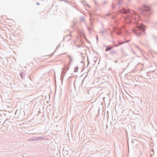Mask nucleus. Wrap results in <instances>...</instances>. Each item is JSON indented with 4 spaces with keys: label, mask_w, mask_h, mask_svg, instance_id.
<instances>
[{
    "label": "nucleus",
    "mask_w": 157,
    "mask_h": 157,
    "mask_svg": "<svg viewBox=\"0 0 157 157\" xmlns=\"http://www.w3.org/2000/svg\"><path fill=\"white\" fill-rule=\"evenodd\" d=\"M121 12L126 15V17L130 20H142V19H149L152 14L151 7L144 4L138 9L137 12L133 10H130L128 8H123Z\"/></svg>",
    "instance_id": "f257e3e1"
},
{
    "label": "nucleus",
    "mask_w": 157,
    "mask_h": 157,
    "mask_svg": "<svg viewBox=\"0 0 157 157\" xmlns=\"http://www.w3.org/2000/svg\"><path fill=\"white\" fill-rule=\"evenodd\" d=\"M138 20H129L130 22L131 21H134V23L136 26V28L132 29L133 33L136 35H140L142 33L145 32V27L143 24L139 23Z\"/></svg>",
    "instance_id": "f03ea898"
},
{
    "label": "nucleus",
    "mask_w": 157,
    "mask_h": 157,
    "mask_svg": "<svg viewBox=\"0 0 157 157\" xmlns=\"http://www.w3.org/2000/svg\"><path fill=\"white\" fill-rule=\"evenodd\" d=\"M44 139V138L41 136L40 137H33L30 138L28 140V141H38L40 140H43Z\"/></svg>",
    "instance_id": "7ed1b4c3"
},
{
    "label": "nucleus",
    "mask_w": 157,
    "mask_h": 157,
    "mask_svg": "<svg viewBox=\"0 0 157 157\" xmlns=\"http://www.w3.org/2000/svg\"><path fill=\"white\" fill-rule=\"evenodd\" d=\"M110 54L112 56L114 57L117 56L118 54L117 51L115 50H112L110 51Z\"/></svg>",
    "instance_id": "20e7f679"
},
{
    "label": "nucleus",
    "mask_w": 157,
    "mask_h": 157,
    "mask_svg": "<svg viewBox=\"0 0 157 157\" xmlns=\"http://www.w3.org/2000/svg\"><path fill=\"white\" fill-rule=\"evenodd\" d=\"M65 70V67H64V68H63L62 71L61 72V78L60 79L62 81V82H63V77L64 76L65 74L66 73V72H64V71Z\"/></svg>",
    "instance_id": "39448f33"
},
{
    "label": "nucleus",
    "mask_w": 157,
    "mask_h": 157,
    "mask_svg": "<svg viewBox=\"0 0 157 157\" xmlns=\"http://www.w3.org/2000/svg\"><path fill=\"white\" fill-rule=\"evenodd\" d=\"M20 76L22 79H25L26 77H28V76H26V73L25 71L20 72Z\"/></svg>",
    "instance_id": "423d86ee"
},
{
    "label": "nucleus",
    "mask_w": 157,
    "mask_h": 157,
    "mask_svg": "<svg viewBox=\"0 0 157 157\" xmlns=\"http://www.w3.org/2000/svg\"><path fill=\"white\" fill-rule=\"evenodd\" d=\"M2 127L1 128V129L2 130H8V128H9L7 126V125L4 124V123L2 124Z\"/></svg>",
    "instance_id": "0eeeda50"
},
{
    "label": "nucleus",
    "mask_w": 157,
    "mask_h": 157,
    "mask_svg": "<svg viewBox=\"0 0 157 157\" xmlns=\"http://www.w3.org/2000/svg\"><path fill=\"white\" fill-rule=\"evenodd\" d=\"M92 21V20H90V23L91 28H90V27H87L88 30H89V31H90L92 29H93L94 24L93 22Z\"/></svg>",
    "instance_id": "6e6552de"
},
{
    "label": "nucleus",
    "mask_w": 157,
    "mask_h": 157,
    "mask_svg": "<svg viewBox=\"0 0 157 157\" xmlns=\"http://www.w3.org/2000/svg\"><path fill=\"white\" fill-rule=\"evenodd\" d=\"M105 47L106 48L105 50L106 52H108L109 51L111 50L114 47L113 46H105Z\"/></svg>",
    "instance_id": "1a4fd4ad"
},
{
    "label": "nucleus",
    "mask_w": 157,
    "mask_h": 157,
    "mask_svg": "<svg viewBox=\"0 0 157 157\" xmlns=\"http://www.w3.org/2000/svg\"><path fill=\"white\" fill-rule=\"evenodd\" d=\"M19 85L21 88H24L25 90H26V88H25L26 85L25 84H24L23 83H21L19 84Z\"/></svg>",
    "instance_id": "9d476101"
},
{
    "label": "nucleus",
    "mask_w": 157,
    "mask_h": 157,
    "mask_svg": "<svg viewBox=\"0 0 157 157\" xmlns=\"http://www.w3.org/2000/svg\"><path fill=\"white\" fill-rule=\"evenodd\" d=\"M82 3L84 6H88L90 7V6L88 4H87L86 2L85 1V0H82Z\"/></svg>",
    "instance_id": "9b49d317"
},
{
    "label": "nucleus",
    "mask_w": 157,
    "mask_h": 157,
    "mask_svg": "<svg viewBox=\"0 0 157 157\" xmlns=\"http://www.w3.org/2000/svg\"><path fill=\"white\" fill-rule=\"evenodd\" d=\"M10 118H11V116H10L9 117H8V118H7L6 120H7V121H12L13 119H10Z\"/></svg>",
    "instance_id": "f8f14e48"
},
{
    "label": "nucleus",
    "mask_w": 157,
    "mask_h": 157,
    "mask_svg": "<svg viewBox=\"0 0 157 157\" xmlns=\"http://www.w3.org/2000/svg\"><path fill=\"white\" fill-rule=\"evenodd\" d=\"M12 124V121H10V122H9V123H8V124H7V125L8 126V127H9L11 126Z\"/></svg>",
    "instance_id": "ddd939ff"
},
{
    "label": "nucleus",
    "mask_w": 157,
    "mask_h": 157,
    "mask_svg": "<svg viewBox=\"0 0 157 157\" xmlns=\"http://www.w3.org/2000/svg\"><path fill=\"white\" fill-rule=\"evenodd\" d=\"M78 67L77 66H76L75 67V68L74 72H76L78 71Z\"/></svg>",
    "instance_id": "4468645a"
},
{
    "label": "nucleus",
    "mask_w": 157,
    "mask_h": 157,
    "mask_svg": "<svg viewBox=\"0 0 157 157\" xmlns=\"http://www.w3.org/2000/svg\"><path fill=\"white\" fill-rule=\"evenodd\" d=\"M133 45L134 46H135L136 48H137L139 51H141V50L140 49V48L138 46H137V45L135 44H133Z\"/></svg>",
    "instance_id": "2eb2a0df"
},
{
    "label": "nucleus",
    "mask_w": 157,
    "mask_h": 157,
    "mask_svg": "<svg viewBox=\"0 0 157 157\" xmlns=\"http://www.w3.org/2000/svg\"><path fill=\"white\" fill-rule=\"evenodd\" d=\"M122 1L121 0H119L117 2V4L119 5H121L122 4Z\"/></svg>",
    "instance_id": "dca6fc26"
},
{
    "label": "nucleus",
    "mask_w": 157,
    "mask_h": 157,
    "mask_svg": "<svg viewBox=\"0 0 157 157\" xmlns=\"http://www.w3.org/2000/svg\"><path fill=\"white\" fill-rule=\"evenodd\" d=\"M10 122V121H7L6 120H5V121H4V124H8V123H9V122Z\"/></svg>",
    "instance_id": "f3484780"
},
{
    "label": "nucleus",
    "mask_w": 157,
    "mask_h": 157,
    "mask_svg": "<svg viewBox=\"0 0 157 157\" xmlns=\"http://www.w3.org/2000/svg\"><path fill=\"white\" fill-rule=\"evenodd\" d=\"M124 44V43H120L119 42L118 44V45H115V47H117V46H118L120 45L121 44Z\"/></svg>",
    "instance_id": "a211bd4d"
},
{
    "label": "nucleus",
    "mask_w": 157,
    "mask_h": 157,
    "mask_svg": "<svg viewBox=\"0 0 157 157\" xmlns=\"http://www.w3.org/2000/svg\"><path fill=\"white\" fill-rule=\"evenodd\" d=\"M153 26L155 28H157V23H155Z\"/></svg>",
    "instance_id": "6ab92c4d"
},
{
    "label": "nucleus",
    "mask_w": 157,
    "mask_h": 157,
    "mask_svg": "<svg viewBox=\"0 0 157 157\" xmlns=\"http://www.w3.org/2000/svg\"><path fill=\"white\" fill-rule=\"evenodd\" d=\"M111 6L112 7L113 9H114L115 8V6L113 4Z\"/></svg>",
    "instance_id": "aec40b11"
},
{
    "label": "nucleus",
    "mask_w": 157,
    "mask_h": 157,
    "mask_svg": "<svg viewBox=\"0 0 157 157\" xmlns=\"http://www.w3.org/2000/svg\"><path fill=\"white\" fill-rule=\"evenodd\" d=\"M71 35V34H70L69 35H67L66 37H68V39H70V36Z\"/></svg>",
    "instance_id": "412c9836"
},
{
    "label": "nucleus",
    "mask_w": 157,
    "mask_h": 157,
    "mask_svg": "<svg viewBox=\"0 0 157 157\" xmlns=\"http://www.w3.org/2000/svg\"><path fill=\"white\" fill-rule=\"evenodd\" d=\"M72 60L71 59V58L70 59V62L69 63V64H70L71 63V62H72Z\"/></svg>",
    "instance_id": "4be33fe9"
},
{
    "label": "nucleus",
    "mask_w": 157,
    "mask_h": 157,
    "mask_svg": "<svg viewBox=\"0 0 157 157\" xmlns=\"http://www.w3.org/2000/svg\"><path fill=\"white\" fill-rule=\"evenodd\" d=\"M87 62H88V63H87V66H88L89 64H90V62L88 58H87Z\"/></svg>",
    "instance_id": "5701e85b"
},
{
    "label": "nucleus",
    "mask_w": 157,
    "mask_h": 157,
    "mask_svg": "<svg viewBox=\"0 0 157 157\" xmlns=\"http://www.w3.org/2000/svg\"><path fill=\"white\" fill-rule=\"evenodd\" d=\"M131 51L134 54H136V53L135 52L133 51V50L132 49H131Z\"/></svg>",
    "instance_id": "b1692460"
},
{
    "label": "nucleus",
    "mask_w": 157,
    "mask_h": 157,
    "mask_svg": "<svg viewBox=\"0 0 157 157\" xmlns=\"http://www.w3.org/2000/svg\"><path fill=\"white\" fill-rule=\"evenodd\" d=\"M153 38H154V39H155V40H157V38L155 36H153Z\"/></svg>",
    "instance_id": "393cba45"
},
{
    "label": "nucleus",
    "mask_w": 157,
    "mask_h": 157,
    "mask_svg": "<svg viewBox=\"0 0 157 157\" xmlns=\"http://www.w3.org/2000/svg\"><path fill=\"white\" fill-rule=\"evenodd\" d=\"M76 21H74L73 22V24L75 26V24L76 23Z\"/></svg>",
    "instance_id": "a878e982"
},
{
    "label": "nucleus",
    "mask_w": 157,
    "mask_h": 157,
    "mask_svg": "<svg viewBox=\"0 0 157 157\" xmlns=\"http://www.w3.org/2000/svg\"><path fill=\"white\" fill-rule=\"evenodd\" d=\"M111 15L110 13H108L106 14V16H109Z\"/></svg>",
    "instance_id": "bb28decb"
},
{
    "label": "nucleus",
    "mask_w": 157,
    "mask_h": 157,
    "mask_svg": "<svg viewBox=\"0 0 157 157\" xmlns=\"http://www.w3.org/2000/svg\"><path fill=\"white\" fill-rule=\"evenodd\" d=\"M87 74H86V76H85V77H84V78L82 80V82H83V81H84V79H85V78H86V77L87 76Z\"/></svg>",
    "instance_id": "cd10ccee"
},
{
    "label": "nucleus",
    "mask_w": 157,
    "mask_h": 157,
    "mask_svg": "<svg viewBox=\"0 0 157 157\" xmlns=\"http://www.w3.org/2000/svg\"><path fill=\"white\" fill-rule=\"evenodd\" d=\"M96 39L97 41L98 40V35H96Z\"/></svg>",
    "instance_id": "c85d7f7f"
},
{
    "label": "nucleus",
    "mask_w": 157,
    "mask_h": 157,
    "mask_svg": "<svg viewBox=\"0 0 157 157\" xmlns=\"http://www.w3.org/2000/svg\"><path fill=\"white\" fill-rule=\"evenodd\" d=\"M100 33H101L102 34H104V31L103 30H102L101 32H100Z\"/></svg>",
    "instance_id": "c756f323"
},
{
    "label": "nucleus",
    "mask_w": 157,
    "mask_h": 157,
    "mask_svg": "<svg viewBox=\"0 0 157 157\" xmlns=\"http://www.w3.org/2000/svg\"><path fill=\"white\" fill-rule=\"evenodd\" d=\"M94 3H95V5L96 6L97 5V2L96 1H94Z\"/></svg>",
    "instance_id": "7c9ffc66"
},
{
    "label": "nucleus",
    "mask_w": 157,
    "mask_h": 157,
    "mask_svg": "<svg viewBox=\"0 0 157 157\" xmlns=\"http://www.w3.org/2000/svg\"><path fill=\"white\" fill-rule=\"evenodd\" d=\"M68 56V57L69 59H70V58H71V56L70 55H68V56Z\"/></svg>",
    "instance_id": "2f4dec72"
},
{
    "label": "nucleus",
    "mask_w": 157,
    "mask_h": 157,
    "mask_svg": "<svg viewBox=\"0 0 157 157\" xmlns=\"http://www.w3.org/2000/svg\"><path fill=\"white\" fill-rule=\"evenodd\" d=\"M114 62H115V63H117V60H116Z\"/></svg>",
    "instance_id": "473e14b6"
},
{
    "label": "nucleus",
    "mask_w": 157,
    "mask_h": 157,
    "mask_svg": "<svg viewBox=\"0 0 157 157\" xmlns=\"http://www.w3.org/2000/svg\"><path fill=\"white\" fill-rule=\"evenodd\" d=\"M81 63H83V64H84V62L83 61H81Z\"/></svg>",
    "instance_id": "72a5a7b5"
},
{
    "label": "nucleus",
    "mask_w": 157,
    "mask_h": 157,
    "mask_svg": "<svg viewBox=\"0 0 157 157\" xmlns=\"http://www.w3.org/2000/svg\"><path fill=\"white\" fill-rule=\"evenodd\" d=\"M36 5H40V3H39V2H37L36 3Z\"/></svg>",
    "instance_id": "f704fd0d"
},
{
    "label": "nucleus",
    "mask_w": 157,
    "mask_h": 157,
    "mask_svg": "<svg viewBox=\"0 0 157 157\" xmlns=\"http://www.w3.org/2000/svg\"><path fill=\"white\" fill-rule=\"evenodd\" d=\"M80 20H84V19L83 17H82Z\"/></svg>",
    "instance_id": "c9c22d12"
},
{
    "label": "nucleus",
    "mask_w": 157,
    "mask_h": 157,
    "mask_svg": "<svg viewBox=\"0 0 157 157\" xmlns=\"http://www.w3.org/2000/svg\"><path fill=\"white\" fill-rule=\"evenodd\" d=\"M118 20H115V21H115V22H116L117 23H118Z\"/></svg>",
    "instance_id": "e433bc0d"
},
{
    "label": "nucleus",
    "mask_w": 157,
    "mask_h": 157,
    "mask_svg": "<svg viewBox=\"0 0 157 157\" xmlns=\"http://www.w3.org/2000/svg\"><path fill=\"white\" fill-rule=\"evenodd\" d=\"M106 3V2L105 1H104L103 2V4H105Z\"/></svg>",
    "instance_id": "4c0bfd02"
},
{
    "label": "nucleus",
    "mask_w": 157,
    "mask_h": 157,
    "mask_svg": "<svg viewBox=\"0 0 157 157\" xmlns=\"http://www.w3.org/2000/svg\"><path fill=\"white\" fill-rule=\"evenodd\" d=\"M103 18H104V19H107V18L105 17V16H104V17H103Z\"/></svg>",
    "instance_id": "58836bf2"
},
{
    "label": "nucleus",
    "mask_w": 157,
    "mask_h": 157,
    "mask_svg": "<svg viewBox=\"0 0 157 157\" xmlns=\"http://www.w3.org/2000/svg\"><path fill=\"white\" fill-rule=\"evenodd\" d=\"M55 51L52 54H51V56H52L53 54L55 53Z\"/></svg>",
    "instance_id": "ea45409f"
},
{
    "label": "nucleus",
    "mask_w": 157,
    "mask_h": 157,
    "mask_svg": "<svg viewBox=\"0 0 157 157\" xmlns=\"http://www.w3.org/2000/svg\"><path fill=\"white\" fill-rule=\"evenodd\" d=\"M59 46V45H58L57 47L56 48V49L57 48H58V47Z\"/></svg>",
    "instance_id": "a19ab883"
},
{
    "label": "nucleus",
    "mask_w": 157,
    "mask_h": 157,
    "mask_svg": "<svg viewBox=\"0 0 157 157\" xmlns=\"http://www.w3.org/2000/svg\"><path fill=\"white\" fill-rule=\"evenodd\" d=\"M69 69V68H67V69L66 71H67Z\"/></svg>",
    "instance_id": "79ce46f5"
},
{
    "label": "nucleus",
    "mask_w": 157,
    "mask_h": 157,
    "mask_svg": "<svg viewBox=\"0 0 157 157\" xmlns=\"http://www.w3.org/2000/svg\"><path fill=\"white\" fill-rule=\"evenodd\" d=\"M7 20H12V19H7Z\"/></svg>",
    "instance_id": "37998d69"
},
{
    "label": "nucleus",
    "mask_w": 157,
    "mask_h": 157,
    "mask_svg": "<svg viewBox=\"0 0 157 157\" xmlns=\"http://www.w3.org/2000/svg\"><path fill=\"white\" fill-rule=\"evenodd\" d=\"M151 151H152V152H154V150L153 149H152L151 150Z\"/></svg>",
    "instance_id": "c03bdc74"
},
{
    "label": "nucleus",
    "mask_w": 157,
    "mask_h": 157,
    "mask_svg": "<svg viewBox=\"0 0 157 157\" xmlns=\"http://www.w3.org/2000/svg\"><path fill=\"white\" fill-rule=\"evenodd\" d=\"M146 22H148V21H148V20H146Z\"/></svg>",
    "instance_id": "a18cd8bd"
},
{
    "label": "nucleus",
    "mask_w": 157,
    "mask_h": 157,
    "mask_svg": "<svg viewBox=\"0 0 157 157\" xmlns=\"http://www.w3.org/2000/svg\"><path fill=\"white\" fill-rule=\"evenodd\" d=\"M83 21H84V22H85V23H86V22H85V20H83Z\"/></svg>",
    "instance_id": "49530a36"
},
{
    "label": "nucleus",
    "mask_w": 157,
    "mask_h": 157,
    "mask_svg": "<svg viewBox=\"0 0 157 157\" xmlns=\"http://www.w3.org/2000/svg\"><path fill=\"white\" fill-rule=\"evenodd\" d=\"M113 44H114V41H113Z\"/></svg>",
    "instance_id": "de8ad7c7"
},
{
    "label": "nucleus",
    "mask_w": 157,
    "mask_h": 157,
    "mask_svg": "<svg viewBox=\"0 0 157 157\" xmlns=\"http://www.w3.org/2000/svg\"><path fill=\"white\" fill-rule=\"evenodd\" d=\"M129 41H130V40H128L127 42H129Z\"/></svg>",
    "instance_id": "09e8293b"
},
{
    "label": "nucleus",
    "mask_w": 157,
    "mask_h": 157,
    "mask_svg": "<svg viewBox=\"0 0 157 157\" xmlns=\"http://www.w3.org/2000/svg\"><path fill=\"white\" fill-rule=\"evenodd\" d=\"M136 98H138L137 97H135Z\"/></svg>",
    "instance_id": "8fccbe9b"
},
{
    "label": "nucleus",
    "mask_w": 157,
    "mask_h": 157,
    "mask_svg": "<svg viewBox=\"0 0 157 157\" xmlns=\"http://www.w3.org/2000/svg\"><path fill=\"white\" fill-rule=\"evenodd\" d=\"M93 0L94 2V1H95L96 0Z\"/></svg>",
    "instance_id": "3c124183"
},
{
    "label": "nucleus",
    "mask_w": 157,
    "mask_h": 157,
    "mask_svg": "<svg viewBox=\"0 0 157 157\" xmlns=\"http://www.w3.org/2000/svg\"><path fill=\"white\" fill-rule=\"evenodd\" d=\"M88 72H89V71H88V72H87V74H88Z\"/></svg>",
    "instance_id": "603ef678"
},
{
    "label": "nucleus",
    "mask_w": 157,
    "mask_h": 157,
    "mask_svg": "<svg viewBox=\"0 0 157 157\" xmlns=\"http://www.w3.org/2000/svg\"><path fill=\"white\" fill-rule=\"evenodd\" d=\"M89 20H91V18H90V19H89Z\"/></svg>",
    "instance_id": "864d4df0"
},
{
    "label": "nucleus",
    "mask_w": 157,
    "mask_h": 157,
    "mask_svg": "<svg viewBox=\"0 0 157 157\" xmlns=\"http://www.w3.org/2000/svg\"><path fill=\"white\" fill-rule=\"evenodd\" d=\"M83 70V69L82 70V71Z\"/></svg>",
    "instance_id": "5fc2aeb1"
}]
</instances>
